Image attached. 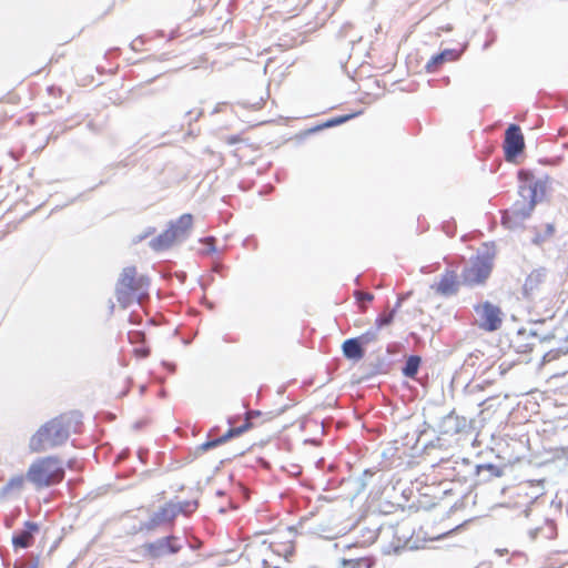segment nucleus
Returning <instances> with one entry per match:
<instances>
[{
	"mask_svg": "<svg viewBox=\"0 0 568 568\" xmlns=\"http://www.w3.org/2000/svg\"><path fill=\"white\" fill-rule=\"evenodd\" d=\"M70 435L69 425L63 417H55L43 424L30 438L31 453H42L61 446Z\"/></svg>",
	"mask_w": 568,
	"mask_h": 568,
	"instance_id": "obj_1",
	"label": "nucleus"
},
{
	"mask_svg": "<svg viewBox=\"0 0 568 568\" xmlns=\"http://www.w3.org/2000/svg\"><path fill=\"white\" fill-rule=\"evenodd\" d=\"M62 460L55 456L37 458L29 466L26 478L37 488L50 487L64 478Z\"/></svg>",
	"mask_w": 568,
	"mask_h": 568,
	"instance_id": "obj_2",
	"label": "nucleus"
},
{
	"mask_svg": "<svg viewBox=\"0 0 568 568\" xmlns=\"http://www.w3.org/2000/svg\"><path fill=\"white\" fill-rule=\"evenodd\" d=\"M148 286V278L144 276L136 277L135 267H124L115 287L116 300L122 307H128L134 300H138L140 303Z\"/></svg>",
	"mask_w": 568,
	"mask_h": 568,
	"instance_id": "obj_3",
	"label": "nucleus"
},
{
	"mask_svg": "<svg viewBox=\"0 0 568 568\" xmlns=\"http://www.w3.org/2000/svg\"><path fill=\"white\" fill-rule=\"evenodd\" d=\"M521 200L514 203L510 210L503 215V224L509 229L518 227L530 216L536 205V186L531 184L519 187Z\"/></svg>",
	"mask_w": 568,
	"mask_h": 568,
	"instance_id": "obj_4",
	"label": "nucleus"
},
{
	"mask_svg": "<svg viewBox=\"0 0 568 568\" xmlns=\"http://www.w3.org/2000/svg\"><path fill=\"white\" fill-rule=\"evenodd\" d=\"M192 224L193 216L191 214H183L176 221H171L168 230L150 242L151 248L160 252L168 250L175 243L185 241L191 233Z\"/></svg>",
	"mask_w": 568,
	"mask_h": 568,
	"instance_id": "obj_5",
	"label": "nucleus"
},
{
	"mask_svg": "<svg viewBox=\"0 0 568 568\" xmlns=\"http://www.w3.org/2000/svg\"><path fill=\"white\" fill-rule=\"evenodd\" d=\"M475 322L486 332H495L503 324L504 314L499 306L486 301L474 305Z\"/></svg>",
	"mask_w": 568,
	"mask_h": 568,
	"instance_id": "obj_6",
	"label": "nucleus"
},
{
	"mask_svg": "<svg viewBox=\"0 0 568 568\" xmlns=\"http://www.w3.org/2000/svg\"><path fill=\"white\" fill-rule=\"evenodd\" d=\"M182 507L180 505H173V501H169L156 511H154L150 519L141 523L139 531H154L161 526L172 525L174 519L181 514Z\"/></svg>",
	"mask_w": 568,
	"mask_h": 568,
	"instance_id": "obj_7",
	"label": "nucleus"
},
{
	"mask_svg": "<svg viewBox=\"0 0 568 568\" xmlns=\"http://www.w3.org/2000/svg\"><path fill=\"white\" fill-rule=\"evenodd\" d=\"M491 272V262L486 257L473 260L463 270V281L467 285H476L485 282Z\"/></svg>",
	"mask_w": 568,
	"mask_h": 568,
	"instance_id": "obj_8",
	"label": "nucleus"
},
{
	"mask_svg": "<svg viewBox=\"0 0 568 568\" xmlns=\"http://www.w3.org/2000/svg\"><path fill=\"white\" fill-rule=\"evenodd\" d=\"M146 555L151 558H161L168 555L176 554L182 548L179 538L175 536H166L159 538L143 546Z\"/></svg>",
	"mask_w": 568,
	"mask_h": 568,
	"instance_id": "obj_9",
	"label": "nucleus"
},
{
	"mask_svg": "<svg viewBox=\"0 0 568 568\" xmlns=\"http://www.w3.org/2000/svg\"><path fill=\"white\" fill-rule=\"evenodd\" d=\"M525 148L524 135L517 124H510L505 132L504 151L507 161H513Z\"/></svg>",
	"mask_w": 568,
	"mask_h": 568,
	"instance_id": "obj_10",
	"label": "nucleus"
},
{
	"mask_svg": "<svg viewBox=\"0 0 568 568\" xmlns=\"http://www.w3.org/2000/svg\"><path fill=\"white\" fill-rule=\"evenodd\" d=\"M261 413L258 410H252L247 414V419L254 417V416H258ZM252 426L251 422L250 420H246V423L240 427H236V428H231L229 429L224 435L215 438V439H210L205 443H203L202 445L199 446V450L200 452H207L212 448H215L217 447L219 445H222L224 443H226L229 439L235 437V436H239L241 434H243L244 432H246L250 427Z\"/></svg>",
	"mask_w": 568,
	"mask_h": 568,
	"instance_id": "obj_11",
	"label": "nucleus"
},
{
	"mask_svg": "<svg viewBox=\"0 0 568 568\" xmlns=\"http://www.w3.org/2000/svg\"><path fill=\"white\" fill-rule=\"evenodd\" d=\"M438 295L449 297L456 295L459 290L458 276L454 271H447L438 283L430 286Z\"/></svg>",
	"mask_w": 568,
	"mask_h": 568,
	"instance_id": "obj_12",
	"label": "nucleus"
},
{
	"mask_svg": "<svg viewBox=\"0 0 568 568\" xmlns=\"http://www.w3.org/2000/svg\"><path fill=\"white\" fill-rule=\"evenodd\" d=\"M39 531V525L26 521L24 529L12 536V544L16 548H28L33 541V535Z\"/></svg>",
	"mask_w": 568,
	"mask_h": 568,
	"instance_id": "obj_13",
	"label": "nucleus"
},
{
	"mask_svg": "<svg viewBox=\"0 0 568 568\" xmlns=\"http://www.w3.org/2000/svg\"><path fill=\"white\" fill-rule=\"evenodd\" d=\"M460 53L453 49H446L433 55L425 65L428 73L436 72L445 62L455 61L459 58Z\"/></svg>",
	"mask_w": 568,
	"mask_h": 568,
	"instance_id": "obj_14",
	"label": "nucleus"
},
{
	"mask_svg": "<svg viewBox=\"0 0 568 568\" xmlns=\"http://www.w3.org/2000/svg\"><path fill=\"white\" fill-rule=\"evenodd\" d=\"M547 270L545 267H538L531 271V273L527 276L524 284V294L529 297L534 294L535 291L539 288V286L546 281Z\"/></svg>",
	"mask_w": 568,
	"mask_h": 568,
	"instance_id": "obj_15",
	"label": "nucleus"
},
{
	"mask_svg": "<svg viewBox=\"0 0 568 568\" xmlns=\"http://www.w3.org/2000/svg\"><path fill=\"white\" fill-rule=\"evenodd\" d=\"M344 356L349 359L358 361L364 356V349L358 338H349L343 343Z\"/></svg>",
	"mask_w": 568,
	"mask_h": 568,
	"instance_id": "obj_16",
	"label": "nucleus"
},
{
	"mask_svg": "<svg viewBox=\"0 0 568 568\" xmlns=\"http://www.w3.org/2000/svg\"><path fill=\"white\" fill-rule=\"evenodd\" d=\"M477 473L484 478L490 479L494 477H500L503 475V468L493 464H484L477 466Z\"/></svg>",
	"mask_w": 568,
	"mask_h": 568,
	"instance_id": "obj_17",
	"label": "nucleus"
},
{
	"mask_svg": "<svg viewBox=\"0 0 568 568\" xmlns=\"http://www.w3.org/2000/svg\"><path fill=\"white\" fill-rule=\"evenodd\" d=\"M26 476L19 475L9 479L6 486L2 488L3 494L20 493L24 487Z\"/></svg>",
	"mask_w": 568,
	"mask_h": 568,
	"instance_id": "obj_18",
	"label": "nucleus"
},
{
	"mask_svg": "<svg viewBox=\"0 0 568 568\" xmlns=\"http://www.w3.org/2000/svg\"><path fill=\"white\" fill-rule=\"evenodd\" d=\"M337 568H371V562L362 557L342 559Z\"/></svg>",
	"mask_w": 568,
	"mask_h": 568,
	"instance_id": "obj_19",
	"label": "nucleus"
},
{
	"mask_svg": "<svg viewBox=\"0 0 568 568\" xmlns=\"http://www.w3.org/2000/svg\"><path fill=\"white\" fill-rule=\"evenodd\" d=\"M420 358L418 356H409L403 367V374L406 377H414L419 368Z\"/></svg>",
	"mask_w": 568,
	"mask_h": 568,
	"instance_id": "obj_20",
	"label": "nucleus"
},
{
	"mask_svg": "<svg viewBox=\"0 0 568 568\" xmlns=\"http://www.w3.org/2000/svg\"><path fill=\"white\" fill-rule=\"evenodd\" d=\"M555 233V226L552 224H547L545 227V231L542 233H537L532 243L536 245H540L541 243L546 242L548 239H550Z\"/></svg>",
	"mask_w": 568,
	"mask_h": 568,
	"instance_id": "obj_21",
	"label": "nucleus"
},
{
	"mask_svg": "<svg viewBox=\"0 0 568 568\" xmlns=\"http://www.w3.org/2000/svg\"><path fill=\"white\" fill-rule=\"evenodd\" d=\"M556 534V527L552 521L546 520L542 525V531L540 532L541 537L545 539L554 538Z\"/></svg>",
	"mask_w": 568,
	"mask_h": 568,
	"instance_id": "obj_22",
	"label": "nucleus"
},
{
	"mask_svg": "<svg viewBox=\"0 0 568 568\" xmlns=\"http://www.w3.org/2000/svg\"><path fill=\"white\" fill-rule=\"evenodd\" d=\"M394 315H395V310L377 317L376 323H375L376 328L379 331L382 327L389 325L394 318Z\"/></svg>",
	"mask_w": 568,
	"mask_h": 568,
	"instance_id": "obj_23",
	"label": "nucleus"
},
{
	"mask_svg": "<svg viewBox=\"0 0 568 568\" xmlns=\"http://www.w3.org/2000/svg\"><path fill=\"white\" fill-rule=\"evenodd\" d=\"M377 333H378V329L375 327L373 329H369L367 331L366 333L362 334L359 337H357L359 339V342L362 344H369L374 341H376L377 338Z\"/></svg>",
	"mask_w": 568,
	"mask_h": 568,
	"instance_id": "obj_24",
	"label": "nucleus"
},
{
	"mask_svg": "<svg viewBox=\"0 0 568 568\" xmlns=\"http://www.w3.org/2000/svg\"><path fill=\"white\" fill-rule=\"evenodd\" d=\"M355 115L356 114H347V115L333 118V119L328 120L326 123H324L323 128H332V126L342 124V123L348 121L349 119L354 118Z\"/></svg>",
	"mask_w": 568,
	"mask_h": 568,
	"instance_id": "obj_25",
	"label": "nucleus"
},
{
	"mask_svg": "<svg viewBox=\"0 0 568 568\" xmlns=\"http://www.w3.org/2000/svg\"><path fill=\"white\" fill-rule=\"evenodd\" d=\"M173 505H180L182 507L181 514L184 515L194 511L197 507L196 501H173Z\"/></svg>",
	"mask_w": 568,
	"mask_h": 568,
	"instance_id": "obj_26",
	"label": "nucleus"
},
{
	"mask_svg": "<svg viewBox=\"0 0 568 568\" xmlns=\"http://www.w3.org/2000/svg\"><path fill=\"white\" fill-rule=\"evenodd\" d=\"M204 244L207 245V248L203 252L204 254H210V253H214L216 251V247H215V237L213 236H207L203 240H201Z\"/></svg>",
	"mask_w": 568,
	"mask_h": 568,
	"instance_id": "obj_27",
	"label": "nucleus"
},
{
	"mask_svg": "<svg viewBox=\"0 0 568 568\" xmlns=\"http://www.w3.org/2000/svg\"><path fill=\"white\" fill-rule=\"evenodd\" d=\"M356 298L357 301L359 302H371L373 301L374 296L373 294L368 293V292H356Z\"/></svg>",
	"mask_w": 568,
	"mask_h": 568,
	"instance_id": "obj_28",
	"label": "nucleus"
},
{
	"mask_svg": "<svg viewBox=\"0 0 568 568\" xmlns=\"http://www.w3.org/2000/svg\"><path fill=\"white\" fill-rule=\"evenodd\" d=\"M542 531V526H539V527H536V528H532V529H529L528 530V537L530 540H536L540 535V532Z\"/></svg>",
	"mask_w": 568,
	"mask_h": 568,
	"instance_id": "obj_29",
	"label": "nucleus"
},
{
	"mask_svg": "<svg viewBox=\"0 0 568 568\" xmlns=\"http://www.w3.org/2000/svg\"><path fill=\"white\" fill-rule=\"evenodd\" d=\"M14 568H37V562H28L22 565H14Z\"/></svg>",
	"mask_w": 568,
	"mask_h": 568,
	"instance_id": "obj_30",
	"label": "nucleus"
},
{
	"mask_svg": "<svg viewBox=\"0 0 568 568\" xmlns=\"http://www.w3.org/2000/svg\"><path fill=\"white\" fill-rule=\"evenodd\" d=\"M130 321H131V323H132V324L138 325V324L140 323V321H141V320H140V317H138V316H135V315H133V314H132V315L130 316Z\"/></svg>",
	"mask_w": 568,
	"mask_h": 568,
	"instance_id": "obj_31",
	"label": "nucleus"
},
{
	"mask_svg": "<svg viewBox=\"0 0 568 568\" xmlns=\"http://www.w3.org/2000/svg\"><path fill=\"white\" fill-rule=\"evenodd\" d=\"M202 114V112H197L196 115L194 118H192L191 120H197L200 118V115Z\"/></svg>",
	"mask_w": 568,
	"mask_h": 568,
	"instance_id": "obj_32",
	"label": "nucleus"
},
{
	"mask_svg": "<svg viewBox=\"0 0 568 568\" xmlns=\"http://www.w3.org/2000/svg\"><path fill=\"white\" fill-rule=\"evenodd\" d=\"M220 268H221V266H220V265H215L214 271L219 272V271H220Z\"/></svg>",
	"mask_w": 568,
	"mask_h": 568,
	"instance_id": "obj_33",
	"label": "nucleus"
},
{
	"mask_svg": "<svg viewBox=\"0 0 568 568\" xmlns=\"http://www.w3.org/2000/svg\"><path fill=\"white\" fill-rule=\"evenodd\" d=\"M450 29H452L450 27H447V28H445L444 30H445V31H449Z\"/></svg>",
	"mask_w": 568,
	"mask_h": 568,
	"instance_id": "obj_34",
	"label": "nucleus"
}]
</instances>
